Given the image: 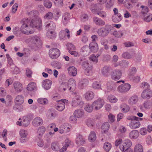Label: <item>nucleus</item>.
Masks as SVG:
<instances>
[{"mask_svg": "<svg viewBox=\"0 0 152 152\" xmlns=\"http://www.w3.org/2000/svg\"><path fill=\"white\" fill-rule=\"evenodd\" d=\"M114 28L110 25L107 24L104 27L99 28L97 33L98 35L102 37H105L108 35L110 32L113 30Z\"/></svg>", "mask_w": 152, "mask_h": 152, "instance_id": "1", "label": "nucleus"}, {"mask_svg": "<svg viewBox=\"0 0 152 152\" xmlns=\"http://www.w3.org/2000/svg\"><path fill=\"white\" fill-rule=\"evenodd\" d=\"M20 23L22 26L20 28V31L25 34H31L29 27L28 26L30 23V19L24 18L22 19Z\"/></svg>", "mask_w": 152, "mask_h": 152, "instance_id": "2", "label": "nucleus"}, {"mask_svg": "<svg viewBox=\"0 0 152 152\" xmlns=\"http://www.w3.org/2000/svg\"><path fill=\"white\" fill-rule=\"evenodd\" d=\"M104 100L101 98H99L94 101L92 104L94 110H97L100 109L104 104Z\"/></svg>", "mask_w": 152, "mask_h": 152, "instance_id": "3", "label": "nucleus"}, {"mask_svg": "<svg viewBox=\"0 0 152 152\" xmlns=\"http://www.w3.org/2000/svg\"><path fill=\"white\" fill-rule=\"evenodd\" d=\"M83 104V102L82 101V98L79 95L76 96L72 99L71 105L74 107H78L80 104Z\"/></svg>", "mask_w": 152, "mask_h": 152, "instance_id": "4", "label": "nucleus"}, {"mask_svg": "<svg viewBox=\"0 0 152 152\" xmlns=\"http://www.w3.org/2000/svg\"><path fill=\"white\" fill-rule=\"evenodd\" d=\"M60 54V51L57 48L51 49L49 50V56L52 59L56 58L59 56Z\"/></svg>", "mask_w": 152, "mask_h": 152, "instance_id": "5", "label": "nucleus"}, {"mask_svg": "<svg viewBox=\"0 0 152 152\" xmlns=\"http://www.w3.org/2000/svg\"><path fill=\"white\" fill-rule=\"evenodd\" d=\"M131 88V85L128 83L122 84L119 86L118 88V91L120 93H125L129 91Z\"/></svg>", "mask_w": 152, "mask_h": 152, "instance_id": "6", "label": "nucleus"}, {"mask_svg": "<svg viewBox=\"0 0 152 152\" xmlns=\"http://www.w3.org/2000/svg\"><path fill=\"white\" fill-rule=\"evenodd\" d=\"M141 96L144 99H148L152 97V91L149 89L144 90L142 92Z\"/></svg>", "mask_w": 152, "mask_h": 152, "instance_id": "7", "label": "nucleus"}, {"mask_svg": "<svg viewBox=\"0 0 152 152\" xmlns=\"http://www.w3.org/2000/svg\"><path fill=\"white\" fill-rule=\"evenodd\" d=\"M132 143L129 140H125L123 144L120 146V148L122 152L124 151L125 149H127L131 146Z\"/></svg>", "mask_w": 152, "mask_h": 152, "instance_id": "8", "label": "nucleus"}, {"mask_svg": "<svg viewBox=\"0 0 152 152\" xmlns=\"http://www.w3.org/2000/svg\"><path fill=\"white\" fill-rule=\"evenodd\" d=\"M44 26L45 29L47 30H53L56 27L55 23L52 21H48L45 22Z\"/></svg>", "mask_w": 152, "mask_h": 152, "instance_id": "9", "label": "nucleus"}, {"mask_svg": "<svg viewBox=\"0 0 152 152\" xmlns=\"http://www.w3.org/2000/svg\"><path fill=\"white\" fill-rule=\"evenodd\" d=\"M122 74L121 70L119 69L115 70L113 71L111 75L112 78L115 80H118L121 78Z\"/></svg>", "mask_w": 152, "mask_h": 152, "instance_id": "10", "label": "nucleus"}, {"mask_svg": "<svg viewBox=\"0 0 152 152\" xmlns=\"http://www.w3.org/2000/svg\"><path fill=\"white\" fill-rule=\"evenodd\" d=\"M66 35L68 39L70 38V31L67 28L61 30L59 34V37L61 39H63L65 38Z\"/></svg>", "mask_w": 152, "mask_h": 152, "instance_id": "11", "label": "nucleus"}, {"mask_svg": "<svg viewBox=\"0 0 152 152\" xmlns=\"http://www.w3.org/2000/svg\"><path fill=\"white\" fill-rule=\"evenodd\" d=\"M82 66L83 68L85 69V74L88 75L91 71V66L89 64L87 61H85L83 63Z\"/></svg>", "mask_w": 152, "mask_h": 152, "instance_id": "12", "label": "nucleus"}, {"mask_svg": "<svg viewBox=\"0 0 152 152\" xmlns=\"http://www.w3.org/2000/svg\"><path fill=\"white\" fill-rule=\"evenodd\" d=\"M68 88L71 91H74L76 88V84L75 80L72 78L69 79L67 83Z\"/></svg>", "mask_w": 152, "mask_h": 152, "instance_id": "13", "label": "nucleus"}, {"mask_svg": "<svg viewBox=\"0 0 152 152\" xmlns=\"http://www.w3.org/2000/svg\"><path fill=\"white\" fill-rule=\"evenodd\" d=\"M111 70L112 69L110 66H105L102 69L101 73L104 76L107 77L110 75V72Z\"/></svg>", "mask_w": 152, "mask_h": 152, "instance_id": "14", "label": "nucleus"}, {"mask_svg": "<svg viewBox=\"0 0 152 152\" xmlns=\"http://www.w3.org/2000/svg\"><path fill=\"white\" fill-rule=\"evenodd\" d=\"M24 101V97L22 95H18L15 98V103L16 105H21L23 103Z\"/></svg>", "mask_w": 152, "mask_h": 152, "instance_id": "15", "label": "nucleus"}, {"mask_svg": "<svg viewBox=\"0 0 152 152\" xmlns=\"http://www.w3.org/2000/svg\"><path fill=\"white\" fill-rule=\"evenodd\" d=\"M139 119H136L131 121L129 123L130 127L132 129H134L140 127V124L139 121Z\"/></svg>", "mask_w": 152, "mask_h": 152, "instance_id": "16", "label": "nucleus"}, {"mask_svg": "<svg viewBox=\"0 0 152 152\" xmlns=\"http://www.w3.org/2000/svg\"><path fill=\"white\" fill-rule=\"evenodd\" d=\"M13 87L15 91L17 92H21L23 90L22 85L19 82H16L14 83Z\"/></svg>", "mask_w": 152, "mask_h": 152, "instance_id": "17", "label": "nucleus"}, {"mask_svg": "<svg viewBox=\"0 0 152 152\" xmlns=\"http://www.w3.org/2000/svg\"><path fill=\"white\" fill-rule=\"evenodd\" d=\"M52 84L51 81L48 79L43 80L42 82V86L45 89L48 90L51 87Z\"/></svg>", "mask_w": 152, "mask_h": 152, "instance_id": "18", "label": "nucleus"}, {"mask_svg": "<svg viewBox=\"0 0 152 152\" xmlns=\"http://www.w3.org/2000/svg\"><path fill=\"white\" fill-rule=\"evenodd\" d=\"M27 89L30 91H34L37 90L36 84L34 82H30L27 85Z\"/></svg>", "mask_w": 152, "mask_h": 152, "instance_id": "19", "label": "nucleus"}, {"mask_svg": "<svg viewBox=\"0 0 152 152\" xmlns=\"http://www.w3.org/2000/svg\"><path fill=\"white\" fill-rule=\"evenodd\" d=\"M93 19L94 22L97 26H103L105 24V22L104 20L98 17H94Z\"/></svg>", "mask_w": 152, "mask_h": 152, "instance_id": "20", "label": "nucleus"}, {"mask_svg": "<svg viewBox=\"0 0 152 152\" xmlns=\"http://www.w3.org/2000/svg\"><path fill=\"white\" fill-rule=\"evenodd\" d=\"M68 71L69 74L73 76H75L77 74V69L73 66H69L68 68Z\"/></svg>", "mask_w": 152, "mask_h": 152, "instance_id": "21", "label": "nucleus"}, {"mask_svg": "<svg viewBox=\"0 0 152 152\" xmlns=\"http://www.w3.org/2000/svg\"><path fill=\"white\" fill-rule=\"evenodd\" d=\"M76 142L79 145H83L85 142V139L82 135H78L76 138Z\"/></svg>", "mask_w": 152, "mask_h": 152, "instance_id": "22", "label": "nucleus"}, {"mask_svg": "<svg viewBox=\"0 0 152 152\" xmlns=\"http://www.w3.org/2000/svg\"><path fill=\"white\" fill-rule=\"evenodd\" d=\"M74 114L77 118H81L84 115V112L83 110L78 109L76 110L74 112Z\"/></svg>", "mask_w": 152, "mask_h": 152, "instance_id": "23", "label": "nucleus"}, {"mask_svg": "<svg viewBox=\"0 0 152 152\" xmlns=\"http://www.w3.org/2000/svg\"><path fill=\"white\" fill-rule=\"evenodd\" d=\"M85 98L87 101H90L92 100L94 97V93L91 91H88L86 92L84 94Z\"/></svg>", "mask_w": 152, "mask_h": 152, "instance_id": "24", "label": "nucleus"}, {"mask_svg": "<svg viewBox=\"0 0 152 152\" xmlns=\"http://www.w3.org/2000/svg\"><path fill=\"white\" fill-rule=\"evenodd\" d=\"M35 23H36V26L32 25V26L35 27L39 30H40L42 27V20L41 18L39 17L36 18Z\"/></svg>", "mask_w": 152, "mask_h": 152, "instance_id": "25", "label": "nucleus"}, {"mask_svg": "<svg viewBox=\"0 0 152 152\" xmlns=\"http://www.w3.org/2000/svg\"><path fill=\"white\" fill-rule=\"evenodd\" d=\"M139 132L136 130H134L131 132L129 134V137L132 139L137 138L139 136Z\"/></svg>", "mask_w": 152, "mask_h": 152, "instance_id": "26", "label": "nucleus"}, {"mask_svg": "<svg viewBox=\"0 0 152 152\" xmlns=\"http://www.w3.org/2000/svg\"><path fill=\"white\" fill-rule=\"evenodd\" d=\"M32 123L34 126H38L42 124L43 121L40 118L37 117L33 120Z\"/></svg>", "mask_w": 152, "mask_h": 152, "instance_id": "27", "label": "nucleus"}, {"mask_svg": "<svg viewBox=\"0 0 152 152\" xmlns=\"http://www.w3.org/2000/svg\"><path fill=\"white\" fill-rule=\"evenodd\" d=\"M70 14L67 12L65 13L62 17V22L64 25H66L69 21Z\"/></svg>", "mask_w": 152, "mask_h": 152, "instance_id": "28", "label": "nucleus"}, {"mask_svg": "<svg viewBox=\"0 0 152 152\" xmlns=\"http://www.w3.org/2000/svg\"><path fill=\"white\" fill-rule=\"evenodd\" d=\"M97 44L95 42H92L89 45V48L90 50L94 53L97 51Z\"/></svg>", "mask_w": 152, "mask_h": 152, "instance_id": "29", "label": "nucleus"}, {"mask_svg": "<svg viewBox=\"0 0 152 152\" xmlns=\"http://www.w3.org/2000/svg\"><path fill=\"white\" fill-rule=\"evenodd\" d=\"M13 98L12 96L10 95H8L6 96L5 99V104L7 106H10L13 103Z\"/></svg>", "mask_w": 152, "mask_h": 152, "instance_id": "30", "label": "nucleus"}, {"mask_svg": "<svg viewBox=\"0 0 152 152\" xmlns=\"http://www.w3.org/2000/svg\"><path fill=\"white\" fill-rule=\"evenodd\" d=\"M31 40L32 43L36 46L38 47L40 43V38L37 36L32 37Z\"/></svg>", "mask_w": 152, "mask_h": 152, "instance_id": "31", "label": "nucleus"}, {"mask_svg": "<svg viewBox=\"0 0 152 152\" xmlns=\"http://www.w3.org/2000/svg\"><path fill=\"white\" fill-rule=\"evenodd\" d=\"M96 138V134L94 132H91L89 134L88 139L91 142H93L95 141Z\"/></svg>", "mask_w": 152, "mask_h": 152, "instance_id": "32", "label": "nucleus"}, {"mask_svg": "<svg viewBox=\"0 0 152 152\" xmlns=\"http://www.w3.org/2000/svg\"><path fill=\"white\" fill-rule=\"evenodd\" d=\"M122 19V17L120 14L118 15H113L112 17V20L115 22L118 23L121 21Z\"/></svg>", "mask_w": 152, "mask_h": 152, "instance_id": "33", "label": "nucleus"}, {"mask_svg": "<svg viewBox=\"0 0 152 152\" xmlns=\"http://www.w3.org/2000/svg\"><path fill=\"white\" fill-rule=\"evenodd\" d=\"M116 87V85L111 82H108L107 83V89L109 92L115 89Z\"/></svg>", "mask_w": 152, "mask_h": 152, "instance_id": "34", "label": "nucleus"}, {"mask_svg": "<svg viewBox=\"0 0 152 152\" xmlns=\"http://www.w3.org/2000/svg\"><path fill=\"white\" fill-rule=\"evenodd\" d=\"M138 100V97L137 96H134L129 99V102L130 104H134L137 102Z\"/></svg>", "mask_w": 152, "mask_h": 152, "instance_id": "35", "label": "nucleus"}, {"mask_svg": "<svg viewBox=\"0 0 152 152\" xmlns=\"http://www.w3.org/2000/svg\"><path fill=\"white\" fill-rule=\"evenodd\" d=\"M46 130L45 128L43 126H41L39 127L38 129L37 133L39 136V137L42 136Z\"/></svg>", "mask_w": 152, "mask_h": 152, "instance_id": "36", "label": "nucleus"}, {"mask_svg": "<svg viewBox=\"0 0 152 152\" xmlns=\"http://www.w3.org/2000/svg\"><path fill=\"white\" fill-rule=\"evenodd\" d=\"M120 107L122 111L124 113L127 112L129 111L130 109L129 106L125 104H121Z\"/></svg>", "mask_w": 152, "mask_h": 152, "instance_id": "37", "label": "nucleus"}, {"mask_svg": "<svg viewBox=\"0 0 152 152\" xmlns=\"http://www.w3.org/2000/svg\"><path fill=\"white\" fill-rule=\"evenodd\" d=\"M65 107V105L64 103H58L56 106V108L60 111L63 110Z\"/></svg>", "mask_w": 152, "mask_h": 152, "instance_id": "38", "label": "nucleus"}, {"mask_svg": "<svg viewBox=\"0 0 152 152\" xmlns=\"http://www.w3.org/2000/svg\"><path fill=\"white\" fill-rule=\"evenodd\" d=\"M89 81L87 79H83L79 82V85L82 88L83 87L87 85Z\"/></svg>", "mask_w": 152, "mask_h": 152, "instance_id": "39", "label": "nucleus"}, {"mask_svg": "<svg viewBox=\"0 0 152 152\" xmlns=\"http://www.w3.org/2000/svg\"><path fill=\"white\" fill-rule=\"evenodd\" d=\"M134 152H143L142 146L141 145L138 144L136 145L134 148Z\"/></svg>", "mask_w": 152, "mask_h": 152, "instance_id": "40", "label": "nucleus"}, {"mask_svg": "<svg viewBox=\"0 0 152 152\" xmlns=\"http://www.w3.org/2000/svg\"><path fill=\"white\" fill-rule=\"evenodd\" d=\"M30 122L28 120V118L26 116L23 117V120L22 121V126L26 127L29 124Z\"/></svg>", "mask_w": 152, "mask_h": 152, "instance_id": "41", "label": "nucleus"}, {"mask_svg": "<svg viewBox=\"0 0 152 152\" xmlns=\"http://www.w3.org/2000/svg\"><path fill=\"white\" fill-rule=\"evenodd\" d=\"M112 145L110 143L105 142L104 145V148L107 152H108L111 149Z\"/></svg>", "mask_w": 152, "mask_h": 152, "instance_id": "42", "label": "nucleus"}, {"mask_svg": "<svg viewBox=\"0 0 152 152\" xmlns=\"http://www.w3.org/2000/svg\"><path fill=\"white\" fill-rule=\"evenodd\" d=\"M81 50L86 56L88 55L90 53L89 48L88 46H85L83 47L81 49Z\"/></svg>", "mask_w": 152, "mask_h": 152, "instance_id": "43", "label": "nucleus"}, {"mask_svg": "<svg viewBox=\"0 0 152 152\" xmlns=\"http://www.w3.org/2000/svg\"><path fill=\"white\" fill-rule=\"evenodd\" d=\"M53 17V13L51 12H48L46 13L44 16L45 19L50 20L52 19Z\"/></svg>", "mask_w": 152, "mask_h": 152, "instance_id": "44", "label": "nucleus"}, {"mask_svg": "<svg viewBox=\"0 0 152 152\" xmlns=\"http://www.w3.org/2000/svg\"><path fill=\"white\" fill-rule=\"evenodd\" d=\"M140 8L142 9L141 11V13L142 15L146 14L149 12V8L147 6L142 5L140 6Z\"/></svg>", "mask_w": 152, "mask_h": 152, "instance_id": "45", "label": "nucleus"}, {"mask_svg": "<svg viewBox=\"0 0 152 152\" xmlns=\"http://www.w3.org/2000/svg\"><path fill=\"white\" fill-rule=\"evenodd\" d=\"M109 127L110 125L108 122H105L103 124L101 127L104 132H106L109 129Z\"/></svg>", "mask_w": 152, "mask_h": 152, "instance_id": "46", "label": "nucleus"}, {"mask_svg": "<svg viewBox=\"0 0 152 152\" xmlns=\"http://www.w3.org/2000/svg\"><path fill=\"white\" fill-rule=\"evenodd\" d=\"M85 110L88 112H91L92 111L93 109H94V108L93 107V106L90 104H86L84 108Z\"/></svg>", "mask_w": 152, "mask_h": 152, "instance_id": "47", "label": "nucleus"}, {"mask_svg": "<svg viewBox=\"0 0 152 152\" xmlns=\"http://www.w3.org/2000/svg\"><path fill=\"white\" fill-rule=\"evenodd\" d=\"M68 88L67 83H62L60 87V90L61 91H64Z\"/></svg>", "mask_w": 152, "mask_h": 152, "instance_id": "48", "label": "nucleus"}, {"mask_svg": "<svg viewBox=\"0 0 152 152\" xmlns=\"http://www.w3.org/2000/svg\"><path fill=\"white\" fill-rule=\"evenodd\" d=\"M38 102L41 104H46L48 103V100L46 98H39L37 99Z\"/></svg>", "mask_w": 152, "mask_h": 152, "instance_id": "49", "label": "nucleus"}, {"mask_svg": "<svg viewBox=\"0 0 152 152\" xmlns=\"http://www.w3.org/2000/svg\"><path fill=\"white\" fill-rule=\"evenodd\" d=\"M108 99L110 102L112 103H116L118 101L117 98L115 96L112 95L109 96Z\"/></svg>", "mask_w": 152, "mask_h": 152, "instance_id": "50", "label": "nucleus"}, {"mask_svg": "<svg viewBox=\"0 0 152 152\" xmlns=\"http://www.w3.org/2000/svg\"><path fill=\"white\" fill-rule=\"evenodd\" d=\"M99 56V55H97L95 56L94 54L91 55L89 58V59L91 61L96 63L98 61L97 58Z\"/></svg>", "mask_w": 152, "mask_h": 152, "instance_id": "51", "label": "nucleus"}, {"mask_svg": "<svg viewBox=\"0 0 152 152\" xmlns=\"http://www.w3.org/2000/svg\"><path fill=\"white\" fill-rule=\"evenodd\" d=\"M92 87L95 89H102L101 85L97 82H95L93 83Z\"/></svg>", "mask_w": 152, "mask_h": 152, "instance_id": "52", "label": "nucleus"}, {"mask_svg": "<svg viewBox=\"0 0 152 152\" xmlns=\"http://www.w3.org/2000/svg\"><path fill=\"white\" fill-rule=\"evenodd\" d=\"M151 103L149 101H146L143 104L144 107L145 109L150 108L151 106Z\"/></svg>", "mask_w": 152, "mask_h": 152, "instance_id": "53", "label": "nucleus"}, {"mask_svg": "<svg viewBox=\"0 0 152 152\" xmlns=\"http://www.w3.org/2000/svg\"><path fill=\"white\" fill-rule=\"evenodd\" d=\"M52 149L54 151H57L59 149L58 144L56 142H53L51 145Z\"/></svg>", "mask_w": 152, "mask_h": 152, "instance_id": "54", "label": "nucleus"}, {"mask_svg": "<svg viewBox=\"0 0 152 152\" xmlns=\"http://www.w3.org/2000/svg\"><path fill=\"white\" fill-rule=\"evenodd\" d=\"M44 6L47 8H50L52 6V3L48 0H44Z\"/></svg>", "mask_w": 152, "mask_h": 152, "instance_id": "55", "label": "nucleus"}, {"mask_svg": "<svg viewBox=\"0 0 152 152\" xmlns=\"http://www.w3.org/2000/svg\"><path fill=\"white\" fill-rule=\"evenodd\" d=\"M47 36L50 39H53L56 37V33L54 31H51L48 32Z\"/></svg>", "mask_w": 152, "mask_h": 152, "instance_id": "56", "label": "nucleus"}, {"mask_svg": "<svg viewBox=\"0 0 152 152\" xmlns=\"http://www.w3.org/2000/svg\"><path fill=\"white\" fill-rule=\"evenodd\" d=\"M113 35L117 37H121L123 35V33L121 31H114L113 33Z\"/></svg>", "mask_w": 152, "mask_h": 152, "instance_id": "57", "label": "nucleus"}, {"mask_svg": "<svg viewBox=\"0 0 152 152\" xmlns=\"http://www.w3.org/2000/svg\"><path fill=\"white\" fill-rule=\"evenodd\" d=\"M122 57L126 59H129L131 58L132 56L128 53L126 52L123 53Z\"/></svg>", "mask_w": 152, "mask_h": 152, "instance_id": "58", "label": "nucleus"}, {"mask_svg": "<svg viewBox=\"0 0 152 152\" xmlns=\"http://www.w3.org/2000/svg\"><path fill=\"white\" fill-rule=\"evenodd\" d=\"M86 123L89 127H92L94 125V121L90 118H89L87 120Z\"/></svg>", "mask_w": 152, "mask_h": 152, "instance_id": "59", "label": "nucleus"}, {"mask_svg": "<svg viewBox=\"0 0 152 152\" xmlns=\"http://www.w3.org/2000/svg\"><path fill=\"white\" fill-rule=\"evenodd\" d=\"M128 120L131 121H133L136 119H139L141 120V118H138L133 116H128L126 118Z\"/></svg>", "mask_w": 152, "mask_h": 152, "instance_id": "60", "label": "nucleus"}, {"mask_svg": "<svg viewBox=\"0 0 152 152\" xmlns=\"http://www.w3.org/2000/svg\"><path fill=\"white\" fill-rule=\"evenodd\" d=\"M20 133V137H27L28 135L27 132L24 130H21Z\"/></svg>", "mask_w": 152, "mask_h": 152, "instance_id": "61", "label": "nucleus"}, {"mask_svg": "<svg viewBox=\"0 0 152 152\" xmlns=\"http://www.w3.org/2000/svg\"><path fill=\"white\" fill-rule=\"evenodd\" d=\"M109 121L111 123L114 121L115 120V116L111 113H110L108 115Z\"/></svg>", "mask_w": 152, "mask_h": 152, "instance_id": "62", "label": "nucleus"}, {"mask_svg": "<svg viewBox=\"0 0 152 152\" xmlns=\"http://www.w3.org/2000/svg\"><path fill=\"white\" fill-rule=\"evenodd\" d=\"M111 59V57L110 55L108 54L104 55L103 57V60L104 61H107Z\"/></svg>", "mask_w": 152, "mask_h": 152, "instance_id": "63", "label": "nucleus"}, {"mask_svg": "<svg viewBox=\"0 0 152 152\" xmlns=\"http://www.w3.org/2000/svg\"><path fill=\"white\" fill-rule=\"evenodd\" d=\"M141 86L143 88L148 89V88H149L150 86L147 83L144 82L141 83Z\"/></svg>", "mask_w": 152, "mask_h": 152, "instance_id": "64", "label": "nucleus"}]
</instances>
